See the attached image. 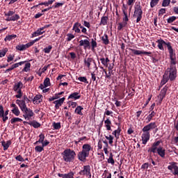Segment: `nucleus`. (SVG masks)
<instances>
[{"label": "nucleus", "instance_id": "obj_1", "mask_svg": "<svg viewBox=\"0 0 178 178\" xmlns=\"http://www.w3.org/2000/svg\"><path fill=\"white\" fill-rule=\"evenodd\" d=\"M177 63V59L176 58V54L173 56L171 54L170 57V66L168 67L164 74L163 75V79L161 81V86H165L166 83L170 81H175L177 77V68H176V64Z\"/></svg>", "mask_w": 178, "mask_h": 178}, {"label": "nucleus", "instance_id": "obj_2", "mask_svg": "<svg viewBox=\"0 0 178 178\" xmlns=\"http://www.w3.org/2000/svg\"><path fill=\"white\" fill-rule=\"evenodd\" d=\"M79 47H83V49H91V51H95V48L98 47V43H97V38H95L91 39V42L88 39L81 40L79 41Z\"/></svg>", "mask_w": 178, "mask_h": 178}, {"label": "nucleus", "instance_id": "obj_3", "mask_svg": "<svg viewBox=\"0 0 178 178\" xmlns=\"http://www.w3.org/2000/svg\"><path fill=\"white\" fill-rule=\"evenodd\" d=\"M92 149L91 147V145L90 144H84L82 146V150L78 153V159L81 161V162H86L87 158L90 156V151Z\"/></svg>", "mask_w": 178, "mask_h": 178}, {"label": "nucleus", "instance_id": "obj_4", "mask_svg": "<svg viewBox=\"0 0 178 178\" xmlns=\"http://www.w3.org/2000/svg\"><path fill=\"white\" fill-rule=\"evenodd\" d=\"M65 162H73L76 158V152L72 149H66L61 153Z\"/></svg>", "mask_w": 178, "mask_h": 178}, {"label": "nucleus", "instance_id": "obj_5", "mask_svg": "<svg viewBox=\"0 0 178 178\" xmlns=\"http://www.w3.org/2000/svg\"><path fill=\"white\" fill-rule=\"evenodd\" d=\"M157 44H158V48L160 49L161 51H163V45H166L168 49V52L170 54V58L172 56H174L175 55H176V53L173 52V48L172 47V44L170 42H165V40L160 39L156 41Z\"/></svg>", "mask_w": 178, "mask_h": 178}, {"label": "nucleus", "instance_id": "obj_6", "mask_svg": "<svg viewBox=\"0 0 178 178\" xmlns=\"http://www.w3.org/2000/svg\"><path fill=\"white\" fill-rule=\"evenodd\" d=\"M134 17H136V23H139L143 19V6L140 3L134 7Z\"/></svg>", "mask_w": 178, "mask_h": 178}, {"label": "nucleus", "instance_id": "obj_7", "mask_svg": "<svg viewBox=\"0 0 178 178\" xmlns=\"http://www.w3.org/2000/svg\"><path fill=\"white\" fill-rule=\"evenodd\" d=\"M83 63L85 67H87L88 70H90L91 69V63H93L95 65L96 70L97 69H98V67H97V63H95V60H94L92 58H85L83 60Z\"/></svg>", "mask_w": 178, "mask_h": 178}, {"label": "nucleus", "instance_id": "obj_8", "mask_svg": "<svg viewBox=\"0 0 178 178\" xmlns=\"http://www.w3.org/2000/svg\"><path fill=\"white\" fill-rule=\"evenodd\" d=\"M22 113H24L23 118H24L26 120H30V118L34 116V112H33V110H31V108H26L22 111Z\"/></svg>", "mask_w": 178, "mask_h": 178}, {"label": "nucleus", "instance_id": "obj_9", "mask_svg": "<svg viewBox=\"0 0 178 178\" xmlns=\"http://www.w3.org/2000/svg\"><path fill=\"white\" fill-rule=\"evenodd\" d=\"M162 140H156L152 143V147L147 150V152H152L153 154H156L158 151V147L161 144Z\"/></svg>", "mask_w": 178, "mask_h": 178}, {"label": "nucleus", "instance_id": "obj_10", "mask_svg": "<svg viewBox=\"0 0 178 178\" xmlns=\"http://www.w3.org/2000/svg\"><path fill=\"white\" fill-rule=\"evenodd\" d=\"M156 122H150L142 129V131H143V133H149L151 130H154V129H156Z\"/></svg>", "mask_w": 178, "mask_h": 178}, {"label": "nucleus", "instance_id": "obj_11", "mask_svg": "<svg viewBox=\"0 0 178 178\" xmlns=\"http://www.w3.org/2000/svg\"><path fill=\"white\" fill-rule=\"evenodd\" d=\"M129 51H131L134 54V55H147V56H150V55H152V52L151 51H145L131 48H129Z\"/></svg>", "mask_w": 178, "mask_h": 178}, {"label": "nucleus", "instance_id": "obj_12", "mask_svg": "<svg viewBox=\"0 0 178 178\" xmlns=\"http://www.w3.org/2000/svg\"><path fill=\"white\" fill-rule=\"evenodd\" d=\"M120 133H122V128L120 127V123H119L118 129L112 132L113 136L115 138V145L120 137Z\"/></svg>", "mask_w": 178, "mask_h": 178}, {"label": "nucleus", "instance_id": "obj_13", "mask_svg": "<svg viewBox=\"0 0 178 178\" xmlns=\"http://www.w3.org/2000/svg\"><path fill=\"white\" fill-rule=\"evenodd\" d=\"M15 103L17 106H19L22 112L27 109V105L26 104V102L24 100L17 99Z\"/></svg>", "mask_w": 178, "mask_h": 178}, {"label": "nucleus", "instance_id": "obj_14", "mask_svg": "<svg viewBox=\"0 0 178 178\" xmlns=\"http://www.w3.org/2000/svg\"><path fill=\"white\" fill-rule=\"evenodd\" d=\"M90 172H91V167L88 165H84L83 169L81 170L79 173L81 176H86L87 175H90Z\"/></svg>", "mask_w": 178, "mask_h": 178}, {"label": "nucleus", "instance_id": "obj_15", "mask_svg": "<svg viewBox=\"0 0 178 178\" xmlns=\"http://www.w3.org/2000/svg\"><path fill=\"white\" fill-rule=\"evenodd\" d=\"M151 137V134L149 133L143 132V134H142V141L143 144L145 145L148 141H149V138Z\"/></svg>", "mask_w": 178, "mask_h": 178}, {"label": "nucleus", "instance_id": "obj_16", "mask_svg": "<svg viewBox=\"0 0 178 178\" xmlns=\"http://www.w3.org/2000/svg\"><path fill=\"white\" fill-rule=\"evenodd\" d=\"M10 108H13L11 112L15 116H19L20 115V110H19V107H17L16 104L13 103L12 104H10Z\"/></svg>", "mask_w": 178, "mask_h": 178}, {"label": "nucleus", "instance_id": "obj_17", "mask_svg": "<svg viewBox=\"0 0 178 178\" xmlns=\"http://www.w3.org/2000/svg\"><path fill=\"white\" fill-rule=\"evenodd\" d=\"M156 152H157L158 155H159L161 158H165V156L166 155V149H165L162 146L159 147Z\"/></svg>", "mask_w": 178, "mask_h": 178}, {"label": "nucleus", "instance_id": "obj_18", "mask_svg": "<svg viewBox=\"0 0 178 178\" xmlns=\"http://www.w3.org/2000/svg\"><path fill=\"white\" fill-rule=\"evenodd\" d=\"M65 97H63L61 99H59L58 100H56L53 102V104H55V108L56 109H59V108H60V106H62V105L63 104V102H65Z\"/></svg>", "mask_w": 178, "mask_h": 178}, {"label": "nucleus", "instance_id": "obj_19", "mask_svg": "<svg viewBox=\"0 0 178 178\" xmlns=\"http://www.w3.org/2000/svg\"><path fill=\"white\" fill-rule=\"evenodd\" d=\"M81 98V95H80V93L77 92H74L69 95L68 99H74L76 101V99H80Z\"/></svg>", "mask_w": 178, "mask_h": 178}, {"label": "nucleus", "instance_id": "obj_20", "mask_svg": "<svg viewBox=\"0 0 178 178\" xmlns=\"http://www.w3.org/2000/svg\"><path fill=\"white\" fill-rule=\"evenodd\" d=\"M45 33V31H43L42 28H39L36 31L32 33L31 38H34V37H38V35H42Z\"/></svg>", "mask_w": 178, "mask_h": 178}, {"label": "nucleus", "instance_id": "obj_21", "mask_svg": "<svg viewBox=\"0 0 178 178\" xmlns=\"http://www.w3.org/2000/svg\"><path fill=\"white\" fill-rule=\"evenodd\" d=\"M11 145H12V140H8L6 142L3 140L1 142V145L2 147H3V151H6V149H8V148H9V147H10Z\"/></svg>", "mask_w": 178, "mask_h": 178}, {"label": "nucleus", "instance_id": "obj_22", "mask_svg": "<svg viewBox=\"0 0 178 178\" xmlns=\"http://www.w3.org/2000/svg\"><path fill=\"white\" fill-rule=\"evenodd\" d=\"M99 60L101 61L103 66H104V67H108V65H109V62H111V60H109V58L108 57H106V58H101Z\"/></svg>", "mask_w": 178, "mask_h": 178}, {"label": "nucleus", "instance_id": "obj_23", "mask_svg": "<svg viewBox=\"0 0 178 178\" xmlns=\"http://www.w3.org/2000/svg\"><path fill=\"white\" fill-rule=\"evenodd\" d=\"M20 19V15L18 14H15L12 17H8L6 20V22H16Z\"/></svg>", "mask_w": 178, "mask_h": 178}, {"label": "nucleus", "instance_id": "obj_24", "mask_svg": "<svg viewBox=\"0 0 178 178\" xmlns=\"http://www.w3.org/2000/svg\"><path fill=\"white\" fill-rule=\"evenodd\" d=\"M22 88H23V83L19 81L14 85L13 91L17 92L18 90H22Z\"/></svg>", "mask_w": 178, "mask_h": 178}, {"label": "nucleus", "instance_id": "obj_25", "mask_svg": "<svg viewBox=\"0 0 178 178\" xmlns=\"http://www.w3.org/2000/svg\"><path fill=\"white\" fill-rule=\"evenodd\" d=\"M150 112L151 113L146 118V120H147V123H149V122H151V120H152V119L155 118V115H156V112L155 111H150Z\"/></svg>", "mask_w": 178, "mask_h": 178}, {"label": "nucleus", "instance_id": "obj_26", "mask_svg": "<svg viewBox=\"0 0 178 178\" xmlns=\"http://www.w3.org/2000/svg\"><path fill=\"white\" fill-rule=\"evenodd\" d=\"M84 108H83V106H77L74 110V113H76V115H80L81 116H83V112L81 111Z\"/></svg>", "mask_w": 178, "mask_h": 178}, {"label": "nucleus", "instance_id": "obj_27", "mask_svg": "<svg viewBox=\"0 0 178 178\" xmlns=\"http://www.w3.org/2000/svg\"><path fill=\"white\" fill-rule=\"evenodd\" d=\"M79 26L80 25L79 22H76L75 24H74L72 30L74 31V33H77L78 34L81 33Z\"/></svg>", "mask_w": 178, "mask_h": 178}, {"label": "nucleus", "instance_id": "obj_28", "mask_svg": "<svg viewBox=\"0 0 178 178\" xmlns=\"http://www.w3.org/2000/svg\"><path fill=\"white\" fill-rule=\"evenodd\" d=\"M29 124V126H32L33 127H34V129H38V127H41V124L35 120L30 122Z\"/></svg>", "mask_w": 178, "mask_h": 178}, {"label": "nucleus", "instance_id": "obj_29", "mask_svg": "<svg viewBox=\"0 0 178 178\" xmlns=\"http://www.w3.org/2000/svg\"><path fill=\"white\" fill-rule=\"evenodd\" d=\"M102 41L104 45L109 44V39L106 33H105L104 36L102 37Z\"/></svg>", "mask_w": 178, "mask_h": 178}, {"label": "nucleus", "instance_id": "obj_30", "mask_svg": "<svg viewBox=\"0 0 178 178\" xmlns=\"http://www.w3.org/2000/svg\"><path fill=\"white\" fill-rule=\"evenodd\" d=\"M104 123L106 124V130H112V128L111 127V124H112V122L109 118H107L105 121Z\"/></svg>", "mask_w": 178, "mask_h": 178}, {"label": "nucleus", "instance_id": "obj_31", "mask_svg": "<svg viewBox=\"0 0 178 178\" xmlns=\"http://www.w3.org/2000/svg\"><path fill=\"white\" fill-rule=\"evenodd\" d=\"M108 17H106V16L102 17L101 18L100 26L101 25L106 26V24H108Z\"/></svg>", "mask_w": 178, "mask_h": 178}, {"label": "nucleus", "instance_id": "obj_32", "mask_svg": "<svg viewBox=\"0 0 178 178\" xmlns=\"http://www.w3.org/2000/svg\"><path fill=\"white\" fill-rule=\"evenodd\" d=\"M166 92H168V88L165 87L161 90L159 97H161V99L165 98L166 97Z\"/></svg>", "mask_w": 178, "mask_h": 178}, {"label": "nucleus", "instance_id": "obj_33", "mask_svg": "<svg viewBox=\"0 0 178 178\" xmlns=\"http://www.w3.org/2000/svg\"><path fill=\"white\" fill-rule=\"evenodd\" d=\"M127 26V22H120L118 24V31H122L123 30V27H126Z\"/></svg>", "mask_w": 178, "mask_h": 178}, {"label": "nucleus", "instance_id": "obj_34", "mask_svg": "<svg viewBox=\"0 0 178 178\" xmlns=\"http://www.w3.org/2000/svg\"><path fill=\"white\" fill-rule=\"evenodd\" d=\"M17 37V35L13 34V35H8L5 38L4 41L6 42L7 41H11V40H13Z\"/></svg>", "mask_w": 178, "mask_h": 178}, {"label": "nucleus", "instance_id": "obj_35", "mask_svg": "<svg viewBox=\"0 0 178 178\" xmlns=\"http://www.w3.org/2000/svg\"><path fill=\"white\" fill-rule=\"evenodd\" d=\"M30 67H31V63H26L24 67L22 69V72H29L30 70Z\"/></svg>", "mask_w": 178, "mask_h": 178}, {"label": "nucleus", "instance_id": "obj_36", "mask_svg": "<svg viewBox=\"0 0 178 178\" xmlns=\"http://www.w3.org/2000/svg\"><path fill=\"white\" fill-rule=\"evenodd\" d=\"M105 138L108 140V144H110V145H112V144H113V138H115L112 136V135H109L108 136H105Z\"/></svg>", "mask_w": 178, "mask_h": 178}, {"label": "nucleus", "instance_id": "obj_37", "mask_svg": "<svg viewBox=\"0 0 178 178\" xmlns=\"http://www.w3.org/2000/svg\"><path fill=\"white\" fill-rule=\"evenodd\" d=\"M17 122H23V120L19 118H13L10 120L11 124H15V123H17Z\"/></svg>", "mask_w": 178, "mask_h": 178}, {"label": "nucleus", "instance_id": "obj_38", "mask_svg": "<svg viewBox=\"0 0 178 178\" xmlns=\"http://www.w3.org/2000/svg\"><path fill=\"white\" fill-rule=\"evenodd\" d=\"M53 127L54 130H60V122H53Z\"/></svg>", "mask_w": 178, "mask_h": 178}, {"label": "nucleus", "instance_id": "obj_39", "mask_svg": "<svg viewBox=\"0 0 178 178\" xmlns=\"http://www.w3.org/2000/svg\"><path fill=\"white\" fill-rule=\"evenodd\" d=\"M8 48H4L3 49L0 50V58H3L5 55H6V53L8 52Z\"/></svg>", "mask_w": 178, "mask_h": 178}, {"label": "nucleus", "instance_id": "obj_40", "mask_svg": "<svg viewBox=\"0 0 178 178\" xmlns=\"http://www.w3.org/2000/svg\"><path fill=\"white\" fill-rule=\"evenodd\" d=\"M15 49H17V51H26V47L24 44H17Z\"/></svg>", "mask_w": 178, "mask_h": 178}, {"label": "nucleus", "instance_id": "obj_41", "mask_svg": "<svg viewBox=\"0 0 178 178\" xmlns=\"http://www.w3.org/2000/svg\"><path fill=\"white\" fill-rule=\"evenodd\" d=\"M44 140H45V135H44V134H40L39 135V140L38 143H39V144H42Z\"/></svg>", "mask_w": 178, "mask_h": 178}, {"label": "nucleus", "instance_id": "obj_42", "mask_svg": "<svg viewBox=\"0 0 178 178\" xmlns=\"http://www.w3.org/2000/svg\"><path fill=\"white\" fill-rule=\"evenodd\" d=\"M74 35H73L72 33H67V38H66V41H67L68 42L72 41L73 40V38H74Z\"/></svg>", "mask_w": 178, "mask_h": 178}, {"label": "nucleus", "instance_id": "obj_43", "mask_svg": "<svg viewBox=\"0 0 178 178\" xmlns=\"http://www.w3.org/2000/svg\"><path fill=\"white\" fill-rule=\"evenodd\" d=\"M78 80L79 81H81V83H85L86 84H88V81L87 80V77L86 76H79L78 78Z\"/></svg>", "mask_w": 178, "mask_h": 178}, {"label": "nucleus", "instance_id": "obj_44", "mask_svg": "<svg viewBox=\"0 0 178 178\" xmlns=\"http://www.w3.org/2000/svg\"><path fill=\"white\" fill-rule=\"evenodd\" d=\"M35 152H42V151H44V147L42 146H40V145H38L35 147Z\"/></svg>", "mask_w": 178, "mask_h": 178}, {"label": "nucleus", "instance_id": "obj_45", "mask_svg": "<svg viewBox=\"0 0 178 178\" xmlns=\"http://www.w3.org/2000/svg\"><path fill=\"white\" fill-rule=\"evenodd\" d=\"M176 19H177V17L176 16H172L170 17L168 19H167V22L169 24H171V23H173V22H175L176 20Z\"/></svg>", "mask_w": 178, "mask_h": 178}, {"label": "nucleus", "instance_id": "obj_46", "mask_svg": "<svg viewBox=\"0 0 178 178\" xmlns=\"http://www.w3.org/2000/svg\"><path fill=\"white\" fill-rule=\"evenodd\" d=\"M159 2V0H151L150 7L155 8V6H156V5H158Z\"/></svg>", "mask_w": 178, "mask_h": 178}, {"label": "nucleus", "instance_id": "obj_47", "mask_svg": "<svg viewBox=\"0 0 178 178\" xmlns=\"http://www.w3.org/2000/svg\"><path fill=\"white\" fill-rule=\"evenodd\" d=\"M51 50H52V46L49 45L47 47L43 49V51L44 52V54H49Z\"/></svg>", "mask_w": 178, "mask_h": 178}, {"label": "nucleus", "instance_id": "obj_48", "mask_svg": "<svg viewBox=\"0 0 178 178\" xmlns=\"http://www.w3.org/2000/svg\"><path fill=\"white\" fill-rule=\"evenodd\" d=\"M44 87H49L51 86V81L49 78H46L44 81Z\"/></svg>", "mask_w": 178, "mask_h": 178}, {"label": "nucleus", "instance_id": "obj_49", "mask_svg": "<svg viewBox=\"0 0 178 178\" xmlns=\"http://www.w3.org/2000/svg\"><path fill=\"white\" fill-rule=\"evenodd\" d=\"M170 5V0H163L162 6L163 8H166V6H169Z\"/></svg>", "mask_w": 178, "mask_h": 178}, {"label": "nucleus", "instance_id": "obj_50", "mask_svg": "<svg viewBox=\"0 0 178 178\" xmlns=\"http://www.w3.org/2000/svg\"><path fill=\"white\" fill-rule=\"evenodd\" d=\"M123 13H124V17L123 18L122 23H127L129 22V17H127V13L126 11H124V10Z\"/></svg>", "mask_w": 178, "mask_h": 178}, {"label": "nucleus", "instance_id": "obj_51", "mask_svg": "<svg viewBox=\"0 0 178 178\" xmlns=\"http://www.w3.org/2000/svg\"><path fill=\"white\" fill-rule=\"evenodd\" d=\"M16 92L17 95H15V97L20 99L23 97V92H22L21 89L18 90Z\"/></svg>", "mask_w": 178, "mask_h": 178}, {"label": "nucleus", "instance_id": "obj_52", "mask_svg": "<svg viewBox=\"0 0 178 178\" xmlns=\"http://www.w3.org/2000/svg\"><path fill=\"white\" fill-rule=\"evenodd\" d=\"M41 98H42V95H36L35 96V97L33 99V102H37V101H40V99H41Z\"/></svg>", "mask_w": 178, "mask_h": 178}, {"label": "nucleus", "instance_id": "obj_53", "mask_svg": "<svg viewBox=\"0 0 178 178\" xmlns=\"http://www.w3.org/2000/svg\"><path fill=\"white\" fill-rule=\"evenodd\" d=\"M91 80L94 81H95L96 85L98 84V81H97V76L95 75V73L92 72L91 73Z\"/></svg>", "mask_w": 178, "mask_h": 178}, {"label": "nucleus", "instance_id": "obj_54", "mask_svg": "<svg viewBox=\"0 0 178 178\" xmlns=\"http://www.w3.org/2000/svg\"><path fill=\"white\" fill-rule=\"evenodd\" d=\"M74 173L70 172L68 174H65V178H74Z\"/></svg>", "mask_w": 178, "mask_h": 178}, {"label": "nucleus", "instance_id": "obj_55", "mask_svg": "<svg viewBox=\"0 0 178 178\" xmlns=\"http://www.w3.org/2000/svg\"><path fill=\"white\" fill-rule=\"evenodd\" d=\"M15 59V54H10L7 58V62L9 63V62H12Z\"/></svg>", "mask_w": 178, "mask_h": 178}, {"label": "nucleus", "instance_id": "obj_56", "mask_svg": "<svg viewBox=\"0 0 178 178\" xmlns=\"http://www.w3.org/2000/svg\"><path fill=\"white\" fill-rule=\"evenodd\" d=\"M26 62H27V61H21L19 63H16L13 64L14 67H15V69H16V67H19V66H22V65H24L26 63Z\"/></svg>", "mask_w": 178, "mask_h": 178}, {"label": "nucleus", "instance_id": "obj_57", "mask_svg": "<svg viewBox=\"0 0 178 178\" xmlns=\"http://www.w3.org/2000/svg\"><path fill=\"white\" fill-rule=\"evenodd\" d=\"M15 11L9 10L8 13H5V16H8V17H10V16H13L15 15Z\"/></svg>", "mask_w": 178, "mask_h": 178}, {"label": "nucleus", "instance_id": "obj_58", "mask_svg": "<svg viewBox=\"0 0 178 178\" xmlns=\"http://www.w3.org/2000/svg\"><path fill=\"white\" fill-rule=\"evenodd\" d=\"M60 6H63V3H55V5L52 6V8L58 9V8H60Z\"/></svg>", "mask_w": 178, "mask_h": 178}, {"label": "nucleus", "instance_id": "obj_59", "mask_svg": "<svg viewBox=\"0 0 178 178\" xmlns=\"http://www.w3.org/2000/svg\"><path fill=\"white\" fill-rule=\"evenodd\" d=\"M16 161H18L19 162H24V159L22 155H18L15 157Z\"/></svg>", "mask_w": 178, "mask_h": 178}, {"label": "nucleus", "instance_id": "obj_60", "mask_svg": "<svg viewBox=\"0 0 178 178\" xmlns=\"http://www.w3.org/2000/svg\"><path fill=\"white\" fill-rule=\"evenodd\" d=\"M70 106H72V108H74L77 106V103L75 102H70L69 108H70Z\"/></svg>", "mask_w": 178, "mask_h": 178}, {"label": "nucleus", "instance_id": "obj_61", "mask_svg": "<svg viewBox=\"0 0 178 178\" xmlns=\"http://www.w3.org/2000/svg\"><path fill=\"white\" fill-rule=\"evenodd\" d=\"M33 45H34L33 42H29L27 44H24V46L25 47V49H27L30 48V47H33Z\"/></svg>", "mask_w": 178, "mask_h": 178}, {"label": "nucleus", "instance_id": "obj_62", "mask_svg": "<svg viewBox=\"0 0 178 178\" xmlns=\"http://www.w3.org/2000/svg\"><path fill=\"white\" fill-rule=\"evenodd\" d=\"M164 13H166V8H161L159 11V15L161 16V15H164Z\"/></svg>", "mask_w": 178, "mask_h": 178}, {"label": "nucleus", "instance_id": "obj_63", "mask_svg": "<svg viewBox=\"0 0 178 178\" xmlns=\"http://www.w3.org/2000/svg\"><path fill=\"white\" fill-rule=\"evenodd\" d=\"M149 166V163H145L142 165L141 169H147Z\"/></svg>", "mask_w": 178, "mask_h": 178}, {"label": "nucleus", "instance_id": "obj_64", "mask_svg": "<svg viewBox=\"0 0 178 178\" xmlns=\"http://www.w3.org/2000/svg\"><path fill=\"white\" fill-rule=\"evenodd\" d=\"M174 170H175L174 175H178V167H177V165H175V166L174 167Z\"/></svg>", "mask_w": 178, "mask_h": 178}]
</instances>
